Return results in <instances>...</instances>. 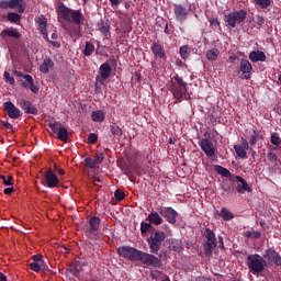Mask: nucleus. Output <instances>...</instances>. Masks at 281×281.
I'll return each instance as SVG.
<instances>
[{"instance_id":"54","label":"nucleus","mask_w":281,"mask_h":281,"mask_svg":"<svg viewBox=\"0 0 281 281\" xmlns=\"http://www.w3.org/2000/svg\"><path fill=\"white\" fill-rule=\"evenodd\" d=\"M239 146L241 148H245L246 150H248L250 148L249 142L245 137L240 138V145Z\"/></svg>"},{"instance_id":"14","label":"nucleus","mask_w":281,"mask_h":281,"mask_svg":"<svg viewBox=\"0 0 281 281\" xmlns=\"http://www.w3.org/2000/svg\"><path fill=\"white\" fill-rule=\"evenodd\" d=\"M19 106L26 113L27 115H38V109L35 108L34 103L29 100L22 99L19 102Z\"/></svg>"},{"instance_id":"3","label":"nucleus","mask_w":281,"mask_h":281,"mask_svg":"<svg viewBox=\"0 0 281 281\" xmlns=\"http://www.w3.org/2000/svg\"><path fill=\"white\" fill-rule=\"evenodd\" d=\"M171 82V93L175 98V104H179V102H183V100H190V93H188V82L183 81L182 77L176 75Z\"/></svg>"},{"instance_id":"50","label":"nucleus","mask_w":281,"mask_h":281,"mask_svg":"<svg viewBox=\"0 0 281 281\" xmlns=\"http://www.w3.org/2000/svg\"><path fill=\"white\" fill-rule=\"evenodd\" d=\"M29 267H30V269L32 270V271H34L35 273H38V272H41V263L40 262H31L30 265H29Z\"/></svg>"},{"instance_id":"46","label":"nucleus","mask_w":281,"mask_h":281,"mask_svg":"<svg viewBox=\"0 0 281 281\" xmlns=\"http://www.w3.org/2000/svg\"><path fill=\"white\" fill-rule=\"evenodd\" d=\"M3 78H4L5 82H8V85H11L12 87H14V85H16L14 77L10 76L9 71H4Z\"/></svg>"},{"instance_id":"35","label":"nucleus","mask_w":281,"mask_h":281,"mask_svg":"<svg viewBox=\"0 0 281 281\" xmlns=\"http://www.w3.org/2000/svg\"><path fill=\"white\" fill-rule=\"evenodd\" d=\"M63 126V123L58 121H50L48 122V128H50L52 135H57Z\"/></svg>"},{"instance_id":"30","label":"nucleus","mask_w":281,"mask_h":281,"mask_svg":"<svg viewBox=\"0 0 281 281\" xmlns=\"http://www.w3.org/2000/svg\"><path fill=\"white\" fill-rule=\"evenodd\" d=\"M260 139H262V135L260 134V132H258V130H252V133L249 136L250 146H256V144H258Z\"/></svg>"},{"instance_id":"17","label":"nucleus","mask_w":281,"mask_h":281,"mask_svg":"<svg viewBox=\"0 0 281 281\" xmlns=\"http://www.w3.org/2000/svg\"><path fill=\"white\" fill-rule=\"evenodd\" d=\"M254 67L251 66V63L247 59H241L240 60V66H239V71H241L245 80H250L251 79V70Z\"/></svg>"},{"instance_id":"10","label":"nucleus","mask_w":281,"mask_h":281,"mask_svg":"<svg viewBox=\"0 0 281 281\" xmlns=\"http://www.w3.org/2000/svg\"><path fill=\"white\" fill-rule=\"evenodd\" d=\"M262 258L268 260V265H276L277 267H281V256L280 252L276 251L273 248H268Z\"/></svg>"},{"instance_id":"40","label":"nucleus","mask_w":281,"mask_h":281,"mask_svg":"<svg viewBox=\"0 0 281 281\" xmlns=\"http://www.w3.org/2000/svg\"><path fill=\"white\" fill-rule=\"evenodd\" d=\"M68 271L71 273V276L78 277V273H80V266L76 262H72L68 266Z\"/></svg>"},{"instance_id":"61","label":"nucleus","mask_w":281,"mask_h":281,"mask_svg":"<svg viewBox=\"0 0 281 281\" xmlns=\"http://www.w3.org/2000/svg\"><path fill=\"white\" fill-rule=\"evenodd\" d=\"M218 247L220 249H225V241L223 240V236H218Z\"/></svg>"},{"instance_id":"24","label":"nucleus","mask_w":281,"mask_h":281,"mask_svg":"<svg viewBox=\"0 0 281 281\" xmlns=\"http://www.w3.org/2000/svg\"><path fill=\"white\" fill-rule=\"evenodd\" d=\"M168 245L170 251H176L177 254L183 252V246L179 239H168Z\"/></svg>"},{"instance_id":"48","label":"nucleus","mask_w":281,"mask_h":281,"mask_svg":"<svg viewBox=\"0 0 281 281\" xmlns=\"http://www.w3.org/2000/svg\"><path fill=\"white\" fill-rule=\"evenodd\" d=\"M114 196L116 201H124V199H126V193H124V191H122L121 189H116L114 192Z\"/></svg>"},{"instance_id":"12","label":"nucleus","mask_w":281,"mask_h":281,"mask_svg":"<svg viewBox=\"0 0 281 281\" xmlns=\"http://www.w3.org/2000/svg\"><path fill=\"white\" fill-rule=\"evenodd\" d=\"M59 182L60 181L58 180V176H56V173H54V171L52 169H48L44 173L43 183H45V186H47V188H57Z\"/></svg>"},{"instance_id":"22","label":"nucleus","mask_w":281,"mask_h":281,"mask_svg":"<svg viewBox=\"0 0 281 281\" xmlns=\"http://www.w3.org/2000/svg\"><path fill=\"white\" fill-rule=\"evenodd\" d=\"M97 26L99 32L103 34L104 38H109V36H111V25H109V23L101 20L98 22Z\"/></svg>"},{"instance_id":"1","label":"nucleus","mask_w":281,"mask_h":281,"mask_svg":"<svg viewBox=\"0 0 281 281\" xmlns=\"http://www.w3.org/2000/svg\"><path fill=\"white\" fill-rule=\"evenodd\" d=\"M164 240H166V233L157 231L147 238L150 254L131 246H121L116 251L119 256L125 258V260H131V262H143V265H147V267H159V265H161V259L153 254H159V249H161V243H164Z\"/></svg>"},{"instance_id":"11","label":"nucleus","mask_w":281,"mask_h":281,"mask_svg":"<svg viewBox=\"0 0 281 281\" xmlns=\"http://www.w3.org/2000/svg\"><path fill=\"white\" fill-rule=\"evenodd\" d=\"M113 69L109 63H103L99 68L100 76L97 77V82L99 85H104V80H109L111 78Z\"/></svg>"},{"instance_id":"9","label":"nucleus","mask_w":281,"mask_h":281,"mask_svg":"<svg viewBox=\"0 0 281 281\" xmlns=\"http://www.w3.org/2000/svg\"><path fill=\"white\" fill-rule=\"evenodd\" d=\"M199 146L201 150L209 157V159H213V157H216V147H214V143L210 138H202L199 142Z\"/></svg>"},{"instance_id":"56","label":"nucleus","mask_w":281,"mask_h":281,"mask_svg":"<svg viewBox=\"0 0 281 281\" xmlns=\"http://www.w3.org/2000/svg\"><path fill=\"white\" fill-rule=\"evenodd\" d=\"M10 0H2L0 1V9L1 10H8V8H10Z\"/></svg>"},{"instance_id":"43","label":"nucleus","mask_w":281,"mask_h":281,"mask_svg":"<svg viewBox=\"0 0 281 281\" xmlns=\"http://www.w3.org/2000/svg\"><path fill=\"white\" fill-rule=\"evenodd\" d=\"M150 229H153V224L146 223V222H142L140 223V234H148V232H150Z\"/></svg>"},{"instance_id":"20","label":"nucleus","mask_w":281,"mask_h":281,"mask_svg":"<svg viewBox=\"0 0 281 281\" xmlns=\"http://www.w3.org/2000/svg\"><path fill=\"white\" fill-rule=\"evenodd\" d=\"M37 24L44 41H49V35L47 34V18H45V15H40Z\"/></svg>"},{"instance_id":"55","label":"nucleus","mask_w":281,"mask_h":281,"mask_svg":"<svg viewBox=\"0 0 281 281\" xmlns=\"http://www.w3.org/2000/svg\"><path fill=\"white\" fill-rule=\"evenodd\" d=\"M268 161H278V155H276L273 151L268 153L267 155Z\"/></svg>"},{"instance_id":"39","label":"nucleus","mask_w":281,"mask_h":281,"mask_svg":"<svg viewBox=\"0 0 281 281\" xmlns=\"http://www.w3.org/2000/svg\"><path fill=\"white\" fill-rule=\"evenodd\" d=\"M270 142L272 144V146H277L280 147L281 146V137H280V134L278 132H273L271 135H270Z\"/></svg>"},{"instance_id":"23","label":"nucleus","mask_w":281,"mask_h":281,"mask_svg":"<svg viewBox=\"0 0 281 281\" xmlns=\"http://www.w3.org/2000/svg\"><path fill=\"white\" fill-rule=\"evenodd\" d=\"M146 221H148L151 225H161V223H164V218H161V215H159L157 211L149 213Z\"/></svg>"},{"instance_id":"7","label":"nucleus","mask_w":281,"mask_h":281,"mask_svg":"<svg viewBox=\"0 0 281 281\" xmlns=\"http://www.w3.org/2000/svg\"><path fill=\"white\" fill-rule=\"evenodd\" d=\"M156 210L160 216L166 218L167 223H170V225H175V223H177V216H179V213L171 206H158Z\"/></svg>"},{"instance_id":"42","label":"nucleus","mask_w":281,"mask_h":281,"mask_svg":"<svg viewBox=\"0 0 281 281\" xmlns=\"http://www.w3.org/2000/svg\"><path fill=\"white\" fill-rule=\"evenodd\" d=\"M180 56L183 60H188V58H190V47H188V45L180 47Z\"/></svg>"},{"instance_id":"38","label":"nucleus","mask_w":281,"mask_h":281,"mask_svg":"<svg viewBox=\"0 0 281 281\" xmlns=\"http://www.w3.org/2000/svg\"><path fill=\"white\" fill-rule=\"evenodd\" d=\"M95 52V45L91 42H86V46L83 48V56H91Z\"/></svg>"},{"instance_id":"49","label":"nucleus","mask_w":281,"mask_h":281,"mask_svg":"<svg viewBox=\"0 0 281 281\" xmlns=\"http://www.w3.org/2000/svg\"><path fill=\"white\" fill-rule=\"evenodd\" d=\"M222 190H224V192H228V193H232L234 192V187L232 186V183H229L228 181H224L222 183Z\"/></svg>"},{"instance_id":"5","label":"nucleus","mask_w":281,"mask_h":281,"mask_svg":"<svg viewBox=\"0 0 281 281\" xmlns=\"http://www.w3.org/2000/svg\"><path fill=\"white\" fill-rule=\"evenodd\" d=\"M249 12L247 9H235L231 13L225 15V23L229 27H236V25H245Z\"/></svg>"},{"instance_id":"44","label":"nucleus","mask_w":281,"mask_h":281,"mask_svg":"<svg viewBox=\"0 0 281 281\" xmlns=\"http://www.w3.org/2000/svg\"><path fill=\"white\" fill-rule=\"evenodd\" d=\"M255 2L261 10H267L271 5V0H255Z\"/></svg>"},{"instance_id":"60","label":"nucleus","mask_w":281,"mask_h":281,"mask_svg":"<svg viewBox=\"0 0 281 281\" xmlns=\"http://www.w3.org/2000/svg\"><path fill=\"white\" fill-rule=\"evenodd\" d=\"M32 259H33V262H43V255H34L33 257H32Z\"/></svg>"},{"instance_id":"8","label":"nucleus","mask_w":281,"mask_h":281,"mask_svg":"<svg viewBox=\"0 0 281 281\" xmlns=\"http://www.w3.org/2000/svg\"><path fill=\"white\" fill-rule=\"evenodd\" d=\"M102 223V220L98 216H92L89 220L88 228L86 229V236L88 238H95L98 234H100V224Z\"/></svg>"},{"instance_id":"47","label":"nucleus","mask_w":281,"mask_h":281,"mask_svg":"<svg viewBox=\"0 0 281 281\" xmlns=\"http://www.w3.org/2000/svg\"><path fill=\"white\" fill-rule=\"evenodd\" d=\"M0 179L3 186H13L14 178L12 176H8V178L3 175L0 176Z\"/></svg>"},{"instance_id":"16","label":"nucleus","mask_w":281,"mask_h":281,"mask_svg":"<svg viewBox=\"0 0 281 281\" xmlns=\"http://www.w3.org/2000/svg\"><path fill=\"white\" fill-rule=\"evenodd\" d=\"M232 181H234V182L237 181V189H236V191L238 192V194H243V192H251V188L247 183V180H245L243 177L235 176L232 179Z\"/></svg>"},{"instance_id":"29","label":"nucleus","mask_w":281,"mask_h":281,"mask_svg":"<svg viewBox=\"0 0 281 281\" xmlns=\"http://www.w3.org/2000/svg\"><path fill=\"white\" fill-rule=\"evenodd\" d=\"M91 120L92 122H97L99 124H102L104 120H106V114H104V111L97 110L91 113Z\"/></svg>"},{"instance_id":"37","label":"nucleus","mask_w":281,"mask_h":281,"mask_svg":"<svg viewBox=\"0 0 281 281\" xmlns=\"http://www.w3.org/2000/svg\"><path fill=\"white\" fill-rule=\"evenodd\" d=\"M218 216H221V218H223V221H232V218H234V213H232V211L222 207Z\"/></svg>"},{"instance_id":"15","label":"nucleus","mask_w":281,"mask_h":281,"mask_svg":"<svg viewBox=\"0 0 281 281\" xmlns=\"http://www.w3.org/2000/svg\"><path fill=\"white\" fill-rule=\"evenodd\" d=\"M150 49L155 58H160V60H166V58H168L166 48L159 42H153Z\"/></svg>"},{"instance_id":"2","label":"nucleus","mask_w":281,"mask_h":281,"mask_svg":"<svg viewBox=\"0 0 281 281\" xmlns=\"http://www.w3.org/2000/svg\"><path fill=\"white\" fill-rule=\"evenodd\" d=\"M57 15L68 23H74L75 25H82L85 23V15L81 10L69 9L65 5V2L59 1L56 7Z\"/></svg>"},{"instance_id":"25","label":"nucleus","mask_w":281,"mask_h":281,"mask_svg":"<svg viewBox=\"0 0 281 281\" xmlns=\"http://www.w3.org/2000/svg\"><path fill=\"white\" fill-rule=\"evenodd\" d=\"M0 36H2V38H4V36H9V38H21V33H19L18 29L10 27V29L3 30Z\"/></svg>"},{"instance_id":"53","label":"nucleus","mask_w":281,"mask_h":281,"mask_svg":"<svg viewBox=\"0 0 281 281\" xmlns=\"http://www.w3.org/2000/svg\"><path fill=\"white\" fill-rule=\"evenodd\" d=\"M209 23L213 25V27H221V22L218 21V18H209Z\"/></svg>"},{"instance_id":"31","label":"nucleus","mask_w":281,"mask_h":281,"mask_svg":"<svg viewBox=\"0 0 281 281\" xmlns=\"http://www.w3.org/2000/svg\"><path fill=\"white\" fill-rule=\"evenodd\" d=\"M220 55L221 50H218V48H211L206 52V58L207 60H211V63H214V60H218Z\"/></svg>"},{"instance_id":"19","label":"nucleus","mask_w":281,"mask_h":281,"mask_svg":"<svg viewBox=\"0 0 281 281\" xmlns=\"http://www.w3.org/2000/svg\"><path fill=\"white\" fill-rule=\"evenodd\" d=\"M24 80L21 82V86L24 89H31L32 93H38L40 88L38 86L34 85V78L31 77V75H25Z\"/></svg>"},{"instance_id":"21","label":"nucleus","mask_w":281,"mask_h":281,"mask_svg":"<svg viewBox=\"0 0 281 281\" xmlns=\"http://www.w3.org/2000/svg\"><path fill=\"white\" fill-rule=\"evenodd\" d=\"M249 60H251V63H265V60H267V55H265V52L262 50H252L249 54Z\"/></svg>"},{"instance_id":"13","label":"nucleus","mask_w":281,"mask_h":281,"mask_svg":"<svg viewBox=\"0 0 281 281\" xmlns=\"http://www.w3.org/2000/svg\"><path fill=\"white\" fill-rule=\"evenodd\" d=\"M3 106L4 111L7 112L9 117H11V120H19V117H21V110H19V108H16V105H14L12 101L4 102Z\"/></svg>"},{"instance_id":"63","label":"nucleus","mask_w":281,"mask_h":281,"mask_svg":"<svg viewBox=\"0 0 281 281\" xmlns=\"http://www.w3.org/2000/svg\"><path fill=\"white\" fill-rule=\"evenodd\" d=\"M47 43H50V45H53V47H57V48L60 47V42L50 41V40L48 38Z\"/></svg>"},{"instance_id":"62","label":"nucleus","mask_w":281,"mask_h":281,"mask_svg":"<svg viewBox=\"0 0 281 281\" xmlns=\"http://www.w3.org/2000/svg\"><path fill=\"white\" fill-rule=\"evenodd\" d=\"M256 23L257 25H265V18L257 15Z\"/></svg>"},{"instance_id":"45","label":"nucleus","mask_w":281,"mask_h":281,"mask_svg":"<svg viewBox=\"0 0 281 281\" xmlns=\"http://www.w3.org/2000/svg\"><path fill=\"white\" fill-rule=\"evenodd\" d=\"M85 166H86V168H90L91 170H93V168L98 167V165L95 164V161L91 157H87L85 159Z\"/></svg>"},{"instance_id":"32","label":"nucleus","mask_w":281,"mask_h":281,"mask_svg":"<svg viewBox=\"0 0 281 281\" xmlns=\"http://www.w3.org/2000/svg\"><path fill=\"white\" fill-rule=\"evenodd\" d=\"M214 170H215V172H217V175H221L222 177H225L226 179H232V172L227 168H225L221 165H217V166H215Z\"/></svg>"},{"instance_id":"26","label":"nucleus","mask_w":281,"mask_h":281,"mask_svg":"<svg viewBox=\"0 0 281 281\" xmlns=\"http://www.w3.org/2000/svg\"><path fill=\"white\" fill-rule=\"evenodd\" d=\"M49 69H54V60L47 57L44 59V61L40 66V71L41 74H49Z\"/></svg>"},{"instance_id":"34","label":"nucleus","mask_w":281,"mask_h":281,"mask_svg":"<svg viewBox=\"0 0 281 281\" xmlns=\"http://www.w3.org/2000/svg\"><path fill=\"white\" fill-rule=\"evenodd\" d=\"M243 236L245 238H250L251 240H258V238L262 236V233H260V231H245Z\"/></svg>"},{"instance_id":"41","label":"nucleus","mask_w":281,"mask_h":281,"mask_svg":"<svg viewBox=\"0 0 281 281\" xmlns=\"http://www.w3.org/2000/svg\"><path fill=\"white\" fill-rule=\"evenodd\" d=\"M7 19L8 21H10V23H19V21H21V14L15 12H9Z\"/></svg>"},{"instance_id":"28","label":"nucleus","mask_w":281,"mask_h":281,"mask_svg":"<svg viewBox=\"0 0 281 281\" xmlns=\"http://www.w3.org/2000/svg\"><path fill=\"white\" fill-rule=\"evenodd\" d=\"M10 10H16L20 14L25 12V7H23V0H9Z\"/></svg>"},{"instance_id":"6","label":"nucleus","mask_w":281,"mask_h":281,"mask_svg":"<svg viewBox=\"0 0 281 281\" xmlns=\"http://www.w3.org/2000/svg\"><path fill=\"white\" fill-rule=\"evenodd\" d=\"M204 236L206 238V241L203 244L204 256L206 258H212V254H214V249H216V246L218 245L216 234H214L212 229L205 228Z\"/></svg>"},{"instance_id":"36","label":"nucleus","mask_w":281,"mask_h":281,"mask_svg":"<svg viewBox=\"0 0 281 281\" xmlns=\"http://www.w3.org/2000/svg\"><path fill=\"white\" fill-rule=\"evenodd\" d=\"M234 150L239 159H247V149L240 145H234Z\"/></svg>"},{"instance_id":"59","label":"nucleus","mask_w":281,"mask_h":281,"mask_svg":"<svg viewBox=\"0 0 281 281\" xmlns=\"http://www.w3.org/2000/svg\"><path fill=\"white\" fill-rule=\"evenodd\" d=\"M40 271H43L44 273L45 271H49V267H47V263H45V261L40 262Z\"/></svg>"},{"instance_id":"27","label":"nucleus","mask_w":281,"mask_h":281,"mask_svg":"<svg viewBox=\"0 0 281 281\" xmlns=\"http://www.w3.org/2000/svg\"><path fill=\"white\" fill-rule=\"evenodd\" d=\"M110 133L114 139H121L122 135H124V132H122V127L117 125V123H112L110 125Z\"/></svg>"},{"instance_id":"4","label":"nucleus","mask_w":281,"mask_h":281,"mask_svg":"<svg viewBox=\"0 0 281 281\" xmlns=\"http://www.w3.org/2000/svg\"><path fill=\"white\" fill-rule=\"evenodd\" d=\"M246 265L254 276H258V273H262L265 271V267H267V261L265 257L259 254L248 255L246 258Z\"/></svg>"},{"instance_id":"64","label":"nucleus","mask_w":281,"mask_h":281,"mask_svg":"<svg viewBox=\"0 0 281 281\" xmlns=\"http://www.w3.org/2000/svg\"><path fill=\"white\" fill-rule=\"evenodd\" d=\"M12 192H14V188H12V187L5 188V189L3 190V193H4V194H12Z\"/></svg>"},{"instance_id":"51","label":"nucleus","mask_w":281,"mask_h":281,"mask_svg":"<svg viewBox=\"0 0 281 281\" xmlns=\"http://www.w3.org/2000/svg\"><path fill=\"white\" fill-rule=\"evenodd\" d=\"M94 160V164L97 166H100V164H102L104 161V154L100 153L97 154L94 158H92Z\"/></svg>"},{"instance_id":"33","label":"nucleus","mask_w":281,"mask_h":281,"mask_svg":"<svg viewBox=\"0 0 281 281\" xmlns=\"http://www.w3.org/2000/svg\"><path fill=\"white\" fill-rule=\"evenodd\" d=\"M57 139L60 142H69V131L61 125V128L57 132Z\"/></svg>"},{"instance_id":"57","label":"nucleus","mask_w":281,"mask_h":281,"mask_svg":"<svg viewBox=\"0 0 281 281\" xmlns=\"http://www.w3.org/2000/svg\"><path fill=\"white\" fill-rule=\"evenodd\" d=\"M2 126H3L4 128H7V131H11V133H14V127L12 126L11 123L3 121V122H2Z\"/></svg>"},{"instance_id":"52","label":"nucleus","mask_w":281,"mask_h":281,"mask_svg":"<svg viewBox=\"0 0 281 281\" xmlns=\"http://www.w3.org/2000/svg\"><path fill=\"white\" fill-rule=\"evenodd\" d=\"M98 143V134L90 133L88 135V144H97Z\"/></svg>"},{"instance_id":"18","label":"nucleus","mask_w":281,"mask_h":281,"mask_svg":"<svg viewBox=\"0 0 281 281\" xmlns=\"http://www.w3.org/2000/svg\"><path fill=\"white\" fill-rule=\"evenodd\" d=\"M173 14L177 21H186V19H188V14H190V11L181 4H175Z\"/></svg>"},{"instance_id":"58","label":"nucleus","mask_w":281,"mask_h":281,"mask_svg":"<svg viewBox=\"0 0 281 281\" xmlns=\"http://www.w3.org/2000/svg\"><path fill=\"white\" fill-rule=\"evenodd\" d=\"M135 171L138 177H140V175H146V171L142 169V166L139 165H135Z\"/></svg>"}]
</instances>
